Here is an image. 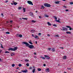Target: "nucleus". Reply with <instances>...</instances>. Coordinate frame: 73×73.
Listing matches in <instances>:
<instances>
[{"instance_id":"nucleus-1","label":"nucleus","mask_w":73,"mask_h":73,"mask_svg":"<svg viewBox=\"0 0 73 73\" xmlns=\"http://www.w3.org/2000/svg\"><path fill=\"white\" fill-rule=\"evenodd\" d=\"M23 44H25V45H26V46H27L30 49H32V48H34V46L32 45H30L29 44H28V43L26 42H23Z\"/></svg>"},{"instance_id":"nucleus-2","label":"nucleus","mask_w":73,"mask_h":73,"mask_svg":"<svg viewBox=\"0 0 73 73\" xmlns=\"http://www.w3.org/2000/svg\"><path fill=\"white\" fill-rule=\"evenodd\" d=\"M17 47H14V48H10L8 49L9 50H11V51H15L17 50Z\"/></svg>"},{"instance_id":"nucleus-3","label":"nucleus","mask_w":73,"mask_h":73,"mask_svg":"<svg viewBox=\"0 0 73 73\" xmlns=\"http://www.w3.org/2000/svg\"><path fill=\"white\" fill-rule=\"evenodd\" d=\"M44 5L46 7H50V5L48 3H45L44 4Z\"/></svg>"},{"instance_id":"nucleus-4","label":"nucleus","mask_w":73,"mask_h":73,"mask_svg":"<svg viewBox=\"0 0 73 73\" xmlns=\"http://www.w3.org/2000/svg\"><path fill=\"white\" fill-rule=\"evenodd\" d=\"M27 3L29 4H30V5H33V4L32 3V2L31 1H27Z\"/></svg>"},{"instance_id":"nucleus-5","label":"nucleus","mask_w":73,"mask_h":73,"mask_svg":"<svg viewBox=\"0 0 73 73\" xmlns=\"http://www.w3.org/2000/svg\"><path fill=\"white\" fill-rule=\"evenodd\" d=\"M45 57L47 60H50V57L48 56V55H44Z\"/></svg>"},{"instance_id":"nucleus-6","label":"nucleus","mask_w":73,"mask_h":73,"mask_svg":"<svg viewBox=\"0 0 73 73\" xmlns=\"http://www.w3.org/2000/svg\"><path fill=\"white\" fill-rule=\"evenodd\" d=\"M21 72L23 73H27V72H28V70H23Z\"/></svg>"},{"instance_id":"nucleus-7","label":"nucleus","mask_w":73,"mask_h":73,"mask_svg":"<svg viewBox=\"0 0 73 73\" xmlns=\"http://www.w3.org/2000/svg\"><path fill=\"white\" fill-rule=\"evenodd\" d=\"M62 28L63 29H62L63 31H67L68 30V29H67V28L65 27H62Z\"/></svg>"},{"instance_id":"nucleus-8","label":"nucleus","mask_w":73,"mask_h":73,"mask_svg":"<svg viewBox=\"0 0 73 73\" xmlns=\"http://www.w3.org/2000/svg\"><path fill=\"white\" fill-rule=\"evenodd\" d=\"M23 10L24 12H25V11H26V9L25 8L23 7Z\"/></svg>"},{"instance_id":"nucleus-9","label":"nucleus","mask_w":73,"mask_h":73,"mask_svg":"<svg viewBox=\"0 0 73 73\" xmlns=\"http://www.w3.org/2000/svg\"><path fill=\"white\" fill-rule=\"evenodd\" d=\"M60 1H56L55 2V3L56 4H59V3H60Z\"/></svg>"},{"instance_id":"nucleus-10","label":"nucleus","mask_w":73,"mask_h":73,"mask_svg":"<svg viewBox=\"0 0 73 73\" xmlns=\"http://www.w3.org/2000/svg\"><path fill=\"white\" fill-rule=\"evenodd\" d=\"M34 37H35V38H37V39H38V36H34Z\"/></svg>"},{"instance_id":"nucleus-11","label":"nucleus","mask_w":73,"mask_h":73,"mask_svg":"<svg viewBox=\"0 0 73 73\" xmlns=\"http://www.w3.org/2000/svg\"><path fill=\"white\" fill-rule=\"evenodd\" d=\"M49 68H47L46 69V72H49Z\"/></svg>"},{"instance_id":"nucleus-12","label":"nucleus","mask_w":73,"mask_h":73,"mask_svg":"<svg viewBox=\"0 0 73 73\" xmlns=\"http://www.w3.org/2000/svg\"><path fill=\"white\" fill-rule=\"evenodd\" d=\"M52 52H54L55 51V49L54 48H53L52 49V50H51Z\"/></svg>"},{"instance_id":"nucleus-13","label":"nucleus","mask_w":73,"mask_h":73,"mask_svg":"<svg viewBox=\"0 0 73 73\" xmlns=\"http://www.w3.org/2000/svg\"><path fill=\"white\" fill-rule=\"evenodd\" d=\"M22 19L23 20H28V18H22Z\"/></svg>"},{"instance_id":"nucleus-14","label":"nucleus","mask_w":73,"mask_h":73,"mask_svg":"<svg viewBox=\"0 0 73 73\" xmlns=\"http://www.w3.org/2000/svg\"><path fill=\"white\" fill-rule=\"evenodd\" d=\"M47 24L48 25H50V26H51V25H52L51 24H50V23H49V22L47 23Z\"/></svg>"},{"instance_id":"nucleus-15","label":"nucleus","mask_w":73,"mask_h":73,"mask_svg":"<svg viewBox=\"0 0 73 73\" xmlns=\"http://www.w3.org/2000/svg\"><path fill=\"white\" fill-rule=\"evenodd\" d=\"M54 17L55 18V19L56 20H57V17L56 16H54Z\"/></svg>"},{"instance_id":"nucleus-16","label":"nucleus","mask_w":73,"mask_h":73,"mask_svg":"<svg viewBox=\"0 0 73 73\" xmlns=\"http://www.w3.org/2000/svg\"><path fill=\"white\" fill-rule=\"evenodd\" d=\"M66 33L67 34H71V33L69 31L66 32Z\"/></svg>"},{"instance_id":"nucleus-17","label":"nucleus","mask_w":73,"mask_h":73,"mask_svg":"<svg viewBox=\"0 0 73 73\" xmlns=\"http://www.w3.org/2000/svg\"><path fill=\"white\" fill-rule=\"evenodd\" d=\"M54 36L55 37H59V36L58 35H55Z\"/></svg>"},{"instance_id":"nucleus-18","label":"nucleus","mask_w":73,"mask_h":73,"mask_svg":"<svg viewBox=\"0 0 73 73\" xmlns=\"http://www.w3.org/2000/svg\"><path fill=\"white\" fill-rule=\"evenodd\" d=\"M35 70H36V69H35V68H34V69H33V72L35 73Z\"/></svg>"},{"instance_id":"nucleus-19","label":"nucleus","mask_w":73,"mask_h":73,"mask_svg":"<svg viewBox=\"0 0 73 73\" xmlns=\"http://www.w3.org/2000/svg\"><path fill=\"white\" fill-rule=\"evenodd\" d=\"M40 58H42V59H43V60H45V57H41Z\"/></svg>"},{"instance_id":"nucleus-20","label":"nucleus","mask_w":73,"mask_h":73,"mask_svg":"<svg viewBox=\"0 0 73 73\" xmlns=\"http://www.w3.org/2000/svg\"><path fill=\"white\" fill-rule=\"evenodd\" d=\"M11 55V56H13V55H15V53H12Z\"/></svg>"},{"instance_id":"nucleus-21","label":"nucleus","mask_w":73,"mask_h":73,"mask_svg":"<svg viewBox=\"0 0 73 73\" xmlns=\"http://www.w3.org/2000/svg\"><path fill=\"white\" fill-rule=\"evenodd\" d=\"M17 3L15 2V3H14L13 4L14 5H17Z\"/></svg>"},{"instance_id":"nucleus-22","label":"nucleus","mask_w":73,"mask_h":73,"mask_svg":"<svg viewBox=\"0 0 73 73\" xmlns=\"http://www.w3.org/2000/svg\"><path fill=\"white\" fill-rule=\"evenodd\" d=\"M66 58V56H65L63 57V59H65Z\"/></svg>"},{"instance_id":"nucleus-23","label":"nucleus","mask_w":73,"mask_h":73,"mask_svg":"<svg viewBox=\"0 0 73 73\" xmlns=\"http://www.w3.org/2000/svg\"><path fill=\"white\" fill-rule=\"evenodd\" d=\"M19 37H23V35H19Z\"/></svg>"},{"instance_id":"nucleus-24","label":"nucleus","mask_w":73,"mask_h":73,"mask_svg":"<svg viewBox=\"0 0 73 73\" xmlns=\"http://www.w3.org/2000/svg\"><path fill=\"white\" fill-rule=\"evenodd\" d=\"M31 32L32 33H33V32H35V30H31Z\"/></svg>"},{"instance_id":"nucleus-25","label":"nucleus","mask_w":73,"mask_h":73,"mask_svg":"<svg viewBox=\"0 0 73 73\" xmlns=\"http://www.w3.org/2000/svg\"><path fill=\"white\" fill-rule=\"evenodd\" d=\"M18 66L19 67H21V66H22V65H21V64H19L18 65Z\"/></svg>"},{"instance_id":"nucleus-26","label":"nucleus","mask_w":73,"mask_h":73,"mask_svg":"<svg viewBox=\"0 0 73 73\" xmlns=\"http://www.w3.org/2000/svg\"><path fill=\"white\" fill-rule=\"evenodd\" d=\"M32 23H36V21L32 20Z\"/></svg>"},{"instance_id":"nucleus-27","label":"nucleus","mask_w":73,"mask_h":73,"mask_svg":"<svg viewBox=\"0 0 73 73\" xmlns=\"http://www.w3.org/2000/svg\"><path fill=\"white\" fill-rule=\"evenodd\" d=\"M5 53H10V52H9L8 51H6L5 52Z\"/></svg>"},{"instance_id":"nucleus-28","label":"nucleus","mask_w":73,"mask_h":73,"mask_svg":"<svg viewBox=\"0 0 73 73\" xmlns=\"http://www.w3.org/2000/svg\"><path fill=\"white\" fill-rule=\"evenodd\" d=\"M6 34H10V33L9 32H7L6 33Z\"/></svg>"},{"instance_id":"nucleus-29","label":"nucleus","mask_w":73,"mask_h":73,"mask_svg":"<svg viewBox=\"0 0 73 73\" xmlns=\"http://www.w3.org/2000/svg\"><path fill=\"white\" fill-rule=\"evenodd\" d=\"M12 67H14V66H15V65L14 64H12Z\"/></svg>"},{"instance_id":"nucleus-30","label":"nucleus","mask_w":73,"mask_h":73,"mask_svg":"<svg viewBox=\"0 0 73 73\" xmlns=\"http://www.w3.org/2000/svg\"><path fill=\"white\" fill-rule=\"evenodd\" d=\"M38 71H41V69L40 68H38Z\"/></svg>"},{"instance_id":"nucleus-31","label":"nucleus","mask_w":73,"mask_h":73,"mask_svg":"<svg viewBox=\"0 0 73 73\" xmlns=\"http://www.w3.org/2000/svg\"><path fill=\"white\" fill-rule=\"evenodd\" d=\"M29 44H33V43H32V42H29Z\"/></svg>"},{"instance_id":"nucleus-32","label":"nucleus","mask_w":73,"mask_h":73,"mask_svg":"<svg viewBox=\"0 0 73 73\" xmlns=\"http://www.w3.org/2000/svg\"><path fill=\"white\" fill-rule=\"evenodd\" d=\"M26 65H27V66H29V63H27Z\"/></svg>"},{"instance_id":"nucleus-33","label":"nucleus","mask_w":73,"mask_h":73,"mask_svg":"<svg viewBox=\"0 0 73 73\" xmlns=\"http://www.w3.org/2000/svg\"><path fill=\"white\" fill-rule=\"evenodd\" d=\"M25 61L26 62H28V61H29V60L28 59H26L25 60Z\"/></svg>"},{"instance_id":"nucleus-34","label":"nucleus","mask_w":73,"mask_h":73,"mask_svg":"<svg viewBox=\"0 0 73 73\" xmlns=\"http://www.w3.org/2000/svg\"><path fill=\"white\" fill-rule=\"evenodd\" d=\"M53 26H54V27H57V25H56V24H54V25H53Z\"/></svg>"},{"instance_id":"nucleus-35","label":"nucleus","mask_w":73,"mask_h":73,"mask_svg":"<svg viewBox=\"0 0 73 73\" xmlns=\"http://www.w3.org/2000/svg\"><path fill=\"white\" fill-rule=\"evenodd\" d=\"M21 8H22L21 7H18V9H21Z\"/></svg>"},{"instance_id":"nucleus-36","label":"nucleus","mask_w":73,"mask_h":73,"mask_svg":"<svg viewBox=\"0 0 73 73\" xmlns=\"http://www.w3.org/2000/svg\"><path fill=\"white\" fill-rule=\"evenodd\" d=\"M16 36L17 37H19V34H17L16 35Z\"/></svg>"},{"instance_id":"nucleus-37","label":"nucleus","mask_w":73,"mask_h":73,"mask_svg":"<svg viewBox=\"0 0 73 73\" xmlns=\"http://www.w3.org/2000/svg\"><path fill=\"white\" fill-rule=\"evenodd\" d=\"M33 13H31L30 14V15L31 16H33Z\"/></svg>"},{"instance_id":"nucleus-38","label":"nucleus","mask_w":73,"mask_h":73,"mask_svg":"<svg viewBox=\"0 0 73 73\" xmlns=\"http://www.w3.org/2000/svg\"><path fill=\"white\" fill-rule=\"evenodd\" d=\"M1 48H4V47H3V45H2V44H1Z\"/></svg>"},{"instance_id":"nucleus-39","label":"nucleus","mask_w":73,"mask_h":73,"mask_svg":"<svg viewBox=\"0 0 73 73\" xmlns=\"http://www.w3.org/2000/svg\"><path fill=\"white\" fill-rule=\"evenodd\" d=\"M66 27H67L68 28H70L71 27L69 26H66Z\"/></svg>"},{"instance_id":"nucleus-40","label":"nucleus","mask_w":73,"mask_h":73,"mask_svg":"<svg viewBox=\"0 0 73 73\" xmlns=\"http://www.w3.org/2000/svg\"><path fill=\"white\" fill-rule=\"evenodd\" d=\"M67 69H68L69 70H71V69H72V68H67Z\"/></svg>"},{"instance_id":"nucleus-41","label":"nucleus","mask_w":73,"mask_h":73,"mask_svg":"<svg viewBox=\"0 0 73 73\" xmlns=\"http://www.w3.org/2000/svg\"><path fill=\"white\" fill-rule=\"evenodd\" d=\"M48 50H51V48H48Z\"/></svg>"},{"instance_id":"nucleus-42","label":"nucleus","mask_w":73,"mask_h":73,"mask_svg":"<svg viewBox=\"0 0 73 73\" xmlns=\"http://www.w3.org/2000/svg\"><path fill=\"white\" fill-rule=\"evenodd\" d=\"M41 33H38V35H39V36H41Z\"/></svg>"},{"instance_id":"nucleus-43","label":"nucleus","mask_w":73,"mask_h":73,"mask_svg":"<svg viewBox=\"0 0 73 73\" xmlns=\"http://www.w3.org/2000/svg\"><path fill=\"white\" fill-rule=\"evenodd\" d=\"M59 21H60L59 20H56V21H57V22H58V23Z\"/></svg>"},{"instance_id":"nucleus-44","label":"nucleus","mask_w":73,"mask_h":73,"mask_svg":"<svg viewBox=\"0 0 73 73\" xmlns=\"http://www.w3.org/2000/svg\"><path fill=\"white\" fill-rule=\"evenodd\" d=\"M42 8H44V6H42L41 7Z\"/></svg>"},{"instance_id":"nucleus-45","label":"nucleus","mask_w":73,"mask_h":73,"mask_svg":"<svg viewBox=\"0 0 73 73\" xmlns=\"http://www.w3.org/2000/svg\"><path fill=\"white\" fill-rule=\"evenodd\" d=\"M45 16L46 17H49V16H48V15H45Z\"/></svg>"},{"instance_id":"nucleus-46","label":"nucleus","mask_w":73,"mask_h":73,"mask_svg":"<svg viewBox=\"0 0 73 73\" xmlns=\"http://www.w3.org/2000/svg\"><path fill=\"white\" fill-rule=\"evenodd\" d=\"M70 4H73V3L72 2H70Z\"/></svg>"},{"instance_id":"nucleus-47","label":"nucleus","mask_w":73,"mask_h":73,"mask_svg":"<svg viewBox=\"0 0 73 73\" xmlns=\"http://www.w3.org/2000/svg\"><path fill=\"white\" fill-rule=\"evenodd\" d=\"M12 22H13V21H10V23H12Z\"/></svg>"},{"instance_id":"nucleus-48","label":"nucleus","mask_w":73,"mask_h":73,"mask_svg":"<svg viewBox=\"0 0 73 73\" xmlns=\"http://www.w3.org/2000/svg\"><path fill=\"white\" fill-rule=\"evenodd\" d=\"M34 54L35 55H36V52H34Z\"/></svg>"},{"instance_id":"nucleus-49","label":"nucleus","mask_w":73,"mask_h":73,"mask_svg":"<svg viewBox=\"0 0 73 73\" xmlns=\"http://www.w3.org/2000/svg\"><path fill=\"white\" fill-rule=\"evenodd\" d=\"M32 67H30L29 68V69H32Z\"/></svg>"},{"instance_id":"nucleus-50","label":"nucleus","mask_w":73,"mask_h":73,"mask_svg":"<svg viewBox=\"0 0 73 73\" xmlns=\"http://www.w3.org/2000/svg\"><path fill=\"white\" fill-rule=\"evenodd\" d=\"M47 35L48 37H49V36H50V35L49 34H48Z\"/></svg>"},{"instance_id":"nucleus-51","label":"nucleus","mask_w":73,"mask_h":73,"mask_svg":"<svg viewBox=\"0 0 73 73\" xmlns=\"http://www.w3.org/2000/svg\"><path fill=\"white\" fill-rule=\"evenodd\" d=\"M66 12H67V11H69V10L68 9L66 10Z\"/></svg>"},{"instance_id":"nucleus-52","label":"nucleus","mask_w":73,"mask_h":73,"mask_svg":"<svg viewBox=\"0 0 73 73\" xmlns=\"http://www.w3.org/2000/svg\"><path fill=\"white\" fill-rule=\"evenodd\" d=\"M43 66H46V64H44L43 65Z\"/></svg>"},{"instance_id":"nucleus-53","label":"nucleus","mask_w":73,"mask_h":73,"mask_svg":"<svg viewBox=\"0 0 73 73\" xmlns=\"http://www.w3.org/2000/svg\"><path fill=\"white\" fill-rule=\"evenodd\" d=\"M69 30H70V31H71V30H72V28H71L70 27Z\"/></svg>"},{"instance_id":"nucleus-54","label":"nucleus","mask_w":73,"mask_h":73,"mask_svg":"<svg viewBox=\"0 0 73 73\" xmlns=\"http://www.w3.org/2000/svg\"><path fill=\"white\" fill-rule=\"evenodd\" d=\"M0 61H2V59L0 58Z\"/></svg>"},{"instance_id":"nucleus-55","label":"nucleus","mask_w":73,"mask_h":73,"mask_svg":"<svg viewBox=\"0 0 73 73\" xmlns=\"http://www.w3.org/2000/svg\"><path fill=\"white\" fill-rule=\"evenodd\" d=\"M1 15H2V16H3H3H4V15H3V13L1 14Z\"/></svg>"},{"instance_id":"nucleus-56","label":"nucleus","mask_w":73,"mask_h":73,"mask_svg":"<svg viewBox=\"0 0 73 73\" xmlns=\"http://www.w3.org/2000/svg\"><path fill=\"white\" fill-rule=\"evenodd\" d=\"M39 17L40 19H41V16H39Z\"/></svg>"},{"instance_id":"nucleus-57","label":"nucleus","mask_w":73,"mask_h":73,"mask_svg":"<svg viewBox=\"0 0 73 73\" xmlns=\"http://www.w3.org/2000/svg\"><path fill=\"white\" fill-rule=\"evenodd\" d=\"M32 36L33 37H34V35L33 34H32Z\"/></svg>"},{"instance_id":"nucleus-58","label":"nucleus","mask_w":73,"mask_h":73,"mask_svg":"<svg viewBox=\"0 0 73 73\" xmlns=\"http://www.w3.org/2000/svg\"><path fill=\"white\" fill-rule=\"evenodd\" d=\"M13 3H15V1H12Z\"/></svg>"},{"instance_id":"nucleus-59","label":"nucleus","mask_w":73,"mask_h":73,"mask_svg":"<svg viewBox=\"0 0 73 73\" xmlns=\"http://www.w3.org/2000/svg\"><path fill=\"white\" fill-rule=\"evenodd\" d=\"M35 43L36 44L37 43V41H36L35 42Z\"/></svg>"},{"instance_id":"nucleus-60","label":"nucleus","mask_w":73,"mask_h":73,"mask_svg":"<svg viewBox=\"0 0 73 73\" xmlns=\"http://www.w3.org/2000/svg\"><path fill=\"white\" fill-rule=\"evenodd\" d=\"M58 23H61V22L59 21V22H58Z\"/></svg>"},{"instance_id":"nucleus-61","label":"nucleus","mask_w":73,"mask_h":73,"mask_svg":"<svg viewBox=\"0 0 73 73\" xmlns=\"http://www.w3.org/2000/svg\"><path fill=\"white\" fill-rule=\"evenodd\" d=\"M64 8H67V7H66L65 6H64Z\"/></svg>"},{"instance_id":"nucleus-62","label":"nucleus","mask_w":73,"mask_h":73,"mask_svg":"<svg viewBox=\"0 0 73 73\" xmlns=\"http://www.w3.org/2000/svg\"><path fill=\"white\" fill-rule=\"evenodd\" d=\"M19 67H18L17 68V69H19Z\"/></svg>"},{"instance_id":"nucleus-63","label":"nucleus","mask_w":73,"mask_h":73,"mask_svg":"<svg viewBox=\"0 0 73 73\" xmlns=\"http://www.w3.org/2000/svg\"><path fill=\"white\" fill-rule=\"evenodd\" d=\"M8 1H6V3H7V2H8Z\"/></svg>"},{"instance_id":"nucleus-64","label":"nucleus","mask_w":73,"mask_h":73,"mask_svg":"<svg viewBox=\"0 0 73 73\" xmlns=\"http://www.w3.org/2000/svg\"><path fill=\"white\" fill-rule=\"evenodd\" d=\"M35 68V66H33V68Z\"/></svg>"}]
</instances>
